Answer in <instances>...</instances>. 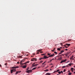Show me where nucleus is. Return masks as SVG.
<instances>
[{
    "label": "nucleus",
    "instance_id": "1",
    "mask_svg": "<svg viewBox=\"0 0 75 75\" xmlns=\"http://www.w3.org/2000/svg\"><path fill=\"white\" fill-rule=\"evenodd\" d=\"M16 71V69H13L11 70V74H13V72H14Z\"/></svg>",
    "mask_w": 75,
    "mask_h": 75
},
{
    "label": "nucleus",
    "instance_id": "2",
    "mask_svg": "<svg viewBox=\"0 0 75 75\" xmlns=\"http://www.w3.org/2000/svg\"><path fill=\"white\" fill-rule=\"evenodd\" d=\"M24 59H23L22 60L20 63V65H23L24 64L23 63V62H24Z\"/></svg>",
    "mask_w": 75,
    "mask_h": 75
},
{
    "label": "nucleus",
    "instance_id": "3",
    "mask_svg": "<svg viewBox=\"0 0 75 75\" xmlns=\"http://www.w3.org/2000/svg\"><path fill=\"white\" fill-rule=\"evenodd\" d=\"M27 73H30V72H32V70H29L28 71H26Z\"/></svg>",
    "mask_w": 75,
    "mask_h": 75
},
{
    "label": "nucleus",
    "instance_id": "4",
    "mask_svg": "<svg viewBox=\"0 0 75 75\" xmlns=\"http://www.w3.org/2000/svg\"><path fill=\"white\" fill-rule=\"evenodd\" d=\"M42 49H39V50H38L37 51V52H38L37 53V54H39V52H39V51H42Z\"/></svg>",
    "mask_w": 75,
    "mask_h": 75
},
{
    "label": "nucleus",
    "instance_id": "5",
    "mask_svg": "<svg viewBox=\"0 0 75 75\" xmlns=\"http://www.w3.org/2000/svg\"><path fill=\"white\" fill-rule=\"evenodd\" d=\"M67 60V59H65L64 60H63L61 61V62H60V63L62 64V62H66V61Z\"/></svg>",
    "mask_w": 75,
    "mask_h": 75
},
{
    "label": "nucleus",
    "instance_id": "6",
    "mask_svg": "<svg viewBox=\"0 0 75 75\" xmlns=\"http://www.w3.org/2000/svg\"><path fill=\"white\" fill-rule=\"evenodd\" d=\"M37 61V59L35 58H33V59L32 60V61Z\"/></svg>",
    "mask_w": 75,
    "mask_h": 75
},
{
    "label": "nucleus",
    "instance_id": "7",
    "mask_svg": "<svg viewBox=\"0 0 75 75\" xmlns=\"http://www.w3.org/2000/svg\"><path fill=\"white\" fill-rule=\"evenodd\" d=\"M64 52V51H61V52H60L58 54L59 55H60V54H62V52Z\"/></svg>",
    "mask_w": 75,
    "mask_h": 75
},
{
    "label": "nucleus",
    "instance_id": "8",
    "mask_svg": "<svg viewBox=\"0 0 75 75\" xmlns=\"http://www.w3.org/2000/svg\"><path fill=\"white\" fill-rule=\"evenodd\" d=\"M38 65V64H36L35 65H33V66H32V67H37V66Z\"/></svg>",
    "mask_w": 75,
    "mask_h": 75
},
{
    "label": "nucleus",
    "instance_id": "9",
    "mask_svg": "<svg viewBox=\"0 0 75 75\" xmlns=\"http://www.w3.org/2000/svg\"><path fill=\"white\" fill-rule=\"evenodd\" d=\"M44 59H47V56L46 55H45L44 56V58H43Z\"/></svg>",
    "mask_w": 75,
    "mask_h": 75
},
{
    "label": "nucleus",
    "instance_id": "10",
    "mask_svg": "<svg viewBox=\"0 0 75 75\" xmlns=\"http://www.w3.org/2000/svg\"><path fill=\"white\" fill-rule=\"evenodd\" d=\"M26 67H27V65H25V66H23L22 68H25Z\"/></svg>",
    "mask_w": 75,
    "mask_h": 75
},
{
    "label": "nucleus",
    "instance_id": "11",
    "mask_svg": "<svg viewBox=\"0 0 75 75\" xmlns=\"http://www.w3.org/2000/svg\"><path fill=\"white\" fill-rule=\"evenodd\" d=\"M54 55V54H51L50 56V57H53Z\"/></svg>",
    "mask_w": 75,
    "mask_h": 75
},
{
    "label": "nucleus",
    "instance_id": "12",
    "mask_svg": "<svg viewBox=\"0 0 75 75\" xmlns=\"http://www.w3.org/2000/svg\"><path fill=\"white\" fill-rule=\"evenodd\" d=\"M61 59H62V57H59V58H58L57 60H61Z\"/></svg>",
    "mask_w": 75,
    "mask_h": 75
},
{
    "label": "nucleus",
    "instance_id": "13",
    "mask_svg": "<svg viewBox=\"0 0 75 75\" xmlns=\"http://www.w3.org/2000/svg\"><path fill=\"white\" fill-rule=\"evenodd\" d=\"M71 65H73V64H72V63H70L69 64H68V65H69V66H71Z\"/></svg>",
    "mask_w": 75,
    "mask_h": 75
},
{
    "label": "nucleus",
    "instance_id": "14",
    "mask_svg": "<svg viewBox=\"0 0 75 75\" xmlns=\"http://www.w3.org/2000/svg\"><path fill=\"white\" fill-rule=\"evenodd\" d=\"M71 70L72 72H73V71H74V68H71Z\"/></svg>",
    "mask_w": 75,
    "mask_h": 75
},
{
    "label": "nucleus",
    "instance_id": "15",
    "mask_svg": "<svg viewBox=\"0 0 75 75\" xmlns=\"http://www.w3.org/2000/svg\"><path fill=\"white\" fill-rule=\"evenodd\" d=\"M66 45H67V46H68V47H69V46H70V44H66Z\"/></svg>",
    "mask_w": 75,
    "mask_h": 75
},
{
    "label": "nucleus",
    "instance_id": "16",
    "mask_svg": "<svg viewBox=\"0 0 75 75\" xmlns=\"http://www.w3.org/2000/svg\"><path fill=\"white\" fill-rule=\"evenodd\" d=\"M19 68V67L18 66H16L15 67L16 69V68Z\"/></svg>",
    "mask_w": 75,
    "mask_h": 75
},
{
    "label": "nucleus",
    "instance_id": "17",
    "mask_svg": "<svg viewBox=\"0 0 75 75\" xmlns=\"http://www.w3.org/2000/svg\"><path fill=\"white\" fill-rule=\"evenodd\" d=\"M62 56V55H60L58 56H57V57L59 58V57H61Z\"/></svg>",
    "mask_w": 75,
    "mask_h": 75
},
{
    "label": "nucleus",
    "instance_id": "18",
    "mask_svg": "<svg viewBox=\"0 0 75 75\" xmlns=\"http://www.w3.org/2000/svg\"><path fill=\"white\" fill-rule=\"evenodd\" d=\"M36 68H37V67H35L34 68H33L32 70V71H33V70H34Z\"/></svg>",
    "mask_w": 75,
    "mask_h": 75
},
{
    "label": "nucleus",
    "instance_id": "19",
    "mask_svg": "<svg viewBox=\"0 0 75 75\" xmlns=\"http://www.w3.org/2000/svg\"><path fill=\"white\" fill-rule=\"evenodd\" d=\"M74 58V56H72L70 58V59H72V58Z\"/></svg>",
    "mask_w": 75,
    "mask_h": 75
},
{
    "label": "nucleus",
    "instance_id": "20",
    "mask_svg": "<svg viewBox=\"0 0 75 75\" xmlns=\"http://www.w3.org/2000/svg\"><path fill=\"white\" fill-rule=\"evenodd\" d=\"M18 73H18V71H17L16 72V73L15 74L16 75H17V74H18Z\"/></svg>",
    "mask_w": 75,
    "mask_h": 75
},
{
    "label": "nucleus",
    "instance_id": "21",
    "mask_svg": "<svg viewBox=\"0 0 75 75\" xmlns=\"http://www.w3.org/2000/svg\"><path fill=\"white\" fill-rule=\"evenodd\" d=\"M72 74V73H69L68 74L69 75H71Z\"/></svg>",
    "mask_w": 75,
    "mask_h": 75
},
{
    "label": "nucleus",
    "instance_id": "22",
    "mask_svg": "<svg viewBox=\"0 0 75 75\" xmlns=\"http://www.w3.org/2000/svg\"><path fill=\"white\" fill-rule=\"evenodd\" d=\"M51 55V53H47V55H49V56H50Z\"/></svg>",
    "mask_w": 75,
    "mask_h": 75
},
{
    "label": "nucleus",
    "instance_id": "23",
    "mask_svg": "<svg viewBox=\"0 0 75 75\" xmlns=\"http://www.w3.org/2000/svg\"><path fill=\"white\" fill-rule=\"evenodd\" d=\"M12 69H16V67H12Z\"/></svg>",
    "mask_w": 75,
    "mask_h": 75
},
{
    "label": "nucleus",
    "instance_id": "24",
    "mask_svg": "<svg viewBox=\"0 0 75 75\" xmlns=\"http://www.w3.org/2000/svg\"><path fill=\"white\" fill-rule=\"evenodd\" d=\"M57 50H58V51H60L61 50V49L59 48H58L57 49Z\"/></svg>",
    "mask_w": 75,
    "mask_h": 75
},
{
    "label": "nucleus",
    "instance_id": "25",
    "mask_svg": "<svg viewBox=\"0 0 75 75\" xmlns=\"http://www.w3.org/2000/svg\"><path fill=\"white\" fill-rule=\"evenodd\" d=\"M43 59V58H39V60H41V59Z\"/></svg>",
    "mask_w": 75,
    "mask_h": 75
},
{
    "label": "nucleus",
    "instance_id": "26",
    "mask_svg": "<svg viewBox=\"0 0 75 75\" xmlns=\"http://www.w3.org/2000/svg\"><path fill=\"white\" fill-rule=\"evenodd\" d=\"M19 58H22V56H19Z\"/></svg>",
    "mask_w": 75,
    "mask_h": 75
},
{
    "label": "nucleus",
    "instance_id": "27",
    "mask_svg": "<svg viewBox=\"0 0 75 75\" xmlns=\"http://www.w3.org/2000/svg\"><path fill=\"white\" fill-rule=\"evenodd\" d=\"M54 53L56 54V55H57V52H54Z\"/></svg>",
    "mask_w": 75,
    "mask_h": 75
},
{
    "label": "nucleus",
    "instance_id": "28",
    "mask_svg": "<svg viewBox=\"0 0 75 75\" xmlns=\"http://www.w3.org/2000/svg\"><path fill=\"white\" fill-rule=\"evenodd\" d=\"M59 69L57 70L56 71V72H59Z\"/></svg>",
    "mask_w": 75,
    "mask_h": 75
},
{
    "label": "nucleus",
    "instance_id": "29",
    "mask_svg": "<svg viewBox=\"0 0 75 75\" xmlns=\"http://www.w3.org/2000/svg\"><path fill=\"white\" fill-rule=\"evenodd\" d=\"M7 65V63H5V65L6 66Z\"/></svg>",
    "mask_w": 75,
    "mask_h": 75
},
{
    "label": "nucleus",
    "instance_id": "30",
    "mask_svg": "<svg viewBox=\"0 0 75 75\" xmlns=\"http://www.w3.org/2000/svg\"><path fill=\"white\" fill-rule=\"evenodd\" d=\"M45 62H46V61H45V62H44L42 64V65H44V64H45Z\"/></svg>",
    "mask_w": 75,
    "mask_h": 75
},
{
    "label": "nucleus",
    "instance_id": "31",
    "mask_svg": "<svg viewBox=\"0 0 75 75\" xmlns=\"http://www.w3.org/2000/svg\"><path fill=\"white\" fill-rule=\"evenodd\" d=\"M45 71H46V72H47V71H48V69H47L45 70Z\"/></svg>",
    "mask_w": 75,
    "mask_h": 75
},
{
    "label": "nucleus",
    "instance_id": "32",
    "mask_svg": "<svg viewBox=\"0 0 75 75\" xmlns=\"http://www.w3.org/2000/svg\"><path fill=\"white\" fill-rule=\"evenodd\" d=\"M66 71V70L65 69H64V70L63 72H65Z\"/></svg>",
    "mask_w": 75,
    "mask_h": 75
},
{
    "label": "nucleus",
    "instance_id": "33",
    "mask_svg": "<svg viewBox=\"0 0 75 75\" xmlns=\"http://www.w3.org/2000/svg\"><path fill=\"white\" fill-rule=\"evenodd\" d=\"M46 74L47 75H50V74L48 73H47Z\"/></svg>",
    "mask_w": 75,
    "mask_h": 75
},
{
    "label": "nucleus",
    "instance_id": "34",
    "mask_svg": "<svg viewBox=\"0 0 75 75\" xmlns=\"http://www.w3.org/2000/svg\"><path fill=\"white\" fill-rule=\"evenodd\" d=\"M43 62V61H42L40 62V63H42V62Z\"/></svg>",
    "mask_w": 75,
    "mask_h": 75
},
{
    "label": "nucleus",
    "instance_id": "35",
    "mask_svg": "<svg viewBox=\"0 0 75 75\" xmlns=\"http://www.w3.org/2000/svg\"><path fill=\"white\" fill-rule=\"evenodd\" d=\"M66 57H67V56H68V53L66 54Z\"/></svg>",
    "mask_w": 75,
    "mask_h": 75
},
{
    "label": "nucleus",
    "instance_id": "36",
    "mask_svg": "<svg viewBox=\"0 0 75 75\" xmlns=\"http://www.w3.org/2000/svg\"><path fill=\"white\" fill-rule=\"evenodd\" d=\"M58 73L59 74H61V71L59 72Z\"/></svg>",
    "mask_w": 75,
    "mask_h": 75
},
{
    "label": "nucleus",
    "instance_id": "37",
    "mask_svg": "<svg viewBox=\"0 0 75 75\" xmlns=\"http://www.w3.org/2000/svg\"><path fill=\"white\" fill-rule=\"evenodd\" d=\"M35 64V63H33V64H32V66L34 65Z\"/></svg>",
    "mask_w": 75,
    "mask_h": 75
},
{
    "label": "nucleus",
    "instance_id": "38",
    "mask_svg": "<svg viewBox=\"0 0 75 75\" xmlns=\"http://www.w3.org/2000/svg\"><path fill=\"white\" fill-rule=\"evenodd\" d=\"M45 55V54H42V55Z\"/></svg>",
    "mask_w": 75,
    "mask_h": 75
},
{
    "label": "nucleus",
    "instance_id": "39",
    "mask_svg": "<svg viewBox=\"0 0 75 75\" xmlns=\"http://www.w3.org/2000/svg\"><path fill=\"white\" fill-rule=\"evenodd\" d=\"M60 45H62H62H62V43H60Z\"/></svg>",
    "mask_w": 75,
    "mask_h": 75
},
{
    "label": "nucleus",
    "instance_id": "40",
    "mask_svg": "<svg viewBox=\"0 0 75 75\" xmlns=\"http://www.w3.org/2000/svg\"><path fill=\"white\" fill-rule=\"evenodd\" d=\"M21 72V71H18V72L19 73H20V72Z\"/></svg>",
    "mask_w": 75,
    "mask_h": 75
},
{
    "label": "nucleus",
    "instance_id": "41",
    "mask_svg": "<svg viewBox=\"0 0 75 75\" xmlns=\"http://www.w3.org/2000/svg\"><path fill=\"white\" fill-rule=\"evenodd\" d=\"M70 62V61H67V63H68L69 62Z\"/></svg>",
    "mask_w": 75,
    "mask_h": 75
},
{
    "label": "nucleus",
    "instance_id": "42",
    "mask_svg": "<svg viewBox=\"0 0 75 75\" xmlns=\"http://www.w3.org/2000/svg\"><path fill=\"white\" fill-rule=\"evenodd\" d=\"M62 68H65V66H63Z\"/></svg>",
    "mask_w": 75,
    "mask_h": 75
},
{
    "label": "nucleus",
    "instance_id": "43",
    "mask_svg": "<svg viewBox=\"0 0 75 75\" xmlns=\"http://www.w3.org/2000/svg\"><path fill=\"white\" fill-rule=\"evenodd\" d=\"M29 61H27L26 62V63L27 64V63H29Z\"/></svg>",
    "mask_w": 75,
    "mask_h": 75
},
{
    "label": "nucleus",
    "instance_id": "44",
    "mask_svg": "<svg viewBox=\"0 0 75 75\" xmlns=\"http://www.w3.org/2000/svg\"><path fill=\"white\" fill-rule=\"evenodd\" d=\"M60 73H63V71H60Z\"/></svg>",
    "mask_w": 75,
    "mask_h": 75
},
{
    "label": "nucleus",
    "instance_id": "45",
    "mask_svg": "<svg viewBox=\"0 0 75 75\" xmlns=\"http://www.w3.org/2000/svg\"><path fill=\"white\" fill-rule=\"evenodd\" d=\"M68 41H71V40L69 39V40H68Z\"/></svg>",
    "mask_w": 75,
    "mask_h": 75
},
{
    "label": "nucleus",
    "instance_id": "46",
    "mask_svg": "<svg viewBox=\"0 0 75 75\" xmlns=\"http://www.w3.org/2000/svg\"><path fill=\"white\" fill-rule=\"evenodd\" d=\"M57 72L56 71H55L54 72H53V73H55V72Z\"/></svg>",
    "mask_w": 75,
    "mask_h": 75
},
{
    "label": "nucleus",
    "instance_id": "47",
    "mask_svg": "<svg viewBox=\"0 0 75 75\" xmlns=\"http://www.w3.org/2000/svg\"><path fill=\"white\" fill-rule=\"evenodd\" d=\"M64 47L65 48H68V47H67V46H65Z\"/></svg>",
    "mask_w": 75,
    "mask_h": 75
},
{
    "label": "nucleus",
    "instance_id": "48",
    "mask_svg": "<svg viewBox=\"0 0 75 75\" xmlns=\"http://www.w3.org/2000/svg\"><path fill=\"white\" fill-rule=\"evenodd\" d=\"M51 61H52V60H54V59H52L50 60Z\"/></svg>",
    "mask_w": 75,
    "mask_h": 75
},
{
    "label": "nucleus",
    "instance_id": "49",
    "mask_svg": "<svg viewBox=\"0 0 75 75\" xmlns=\"http://www.w3.org/2000/svg\"><path fill=\"white\" fill-rule=\"evenodd\" d=\"M49 57H50V56H49L48 57H47V59L48 58H49Z\"/></svg>",
    "mask_w": 75,
    "mask_h": 75
},
{
    "label": "nucleus",
    "instance_id": "50",
    "mask_svg": "<svg viewBox=\"0 0 75 75\" xmlns=\"http://www.w3.org/2000/svg\"><path fill=\"white\" fill-rule=\"evenodd\" d=\"M68 72H70V71L68 70Z\"/></svg>",
    "mask_w": 75,
    "mask_h": 75
},
{
    "label": "nucleus",
    "instance_id": "51",
    "mask_svg": "<svg viewBox=\"0 0 75 75\" xmlns=\"http://www.w3.org/2000/svg\"><path fill=\"white\" fill-rule=\"evenodd\" d=\"M28 68H28V69H26L27 71H28Z\"/></svg>",
    "mask_w": 75,
    "mask_h": 75
},
{
    "label": "nucleus",
    "instance_id": "52",
    "mask_svg": "<svg viewBox=\"0 0 75 75\" xmlns=\"http://www.w3.org/2000/svg\"><path fill=\"white\" fill-rule=\"evenodd\" d=\"M52 52H54V50H52Z\"/></svg>",
    "mask_w": 75,
    "mask_h": 75
},
{
    "label": "nucleus",
    "instance_id": "53",
    "mask_svg": "<svg viewBox=\"0 0 75 75\" xmlns=\"http://www.w3.org/2000/svg\"><path fill=\"white\" fill-rule=\"evenodd\" d=\"M43 52H40V53L41 54V53H42Z\"/></svg>",
    "mask_w": 75,
    "mask_h": 75
},
{
    "label": "nucleus",
    "instance_id": "54",
    "mask_svg": "<svg viewBox=\"0 0 75 75\" xmlns=\"http://www.w3.org/2000/svg\"><path fill=\"white\" fill-rule=\"evenodd\" d=\"M23 64H27V63H26V62H25L24 63H23Z\"/></svg>",
    "mask_w": 75,
    "mask_h": 75
},
{
    "label": "nucleus",
    "instance_id": "55",
    "mask_svg": "<svg viewBox=\"0 0 75 75\" xmlns=\"http://www.w3.org/2000/svg\"><path fill=\"white\" fill-rule=\"evenodd\" d=\"M2 67L1 65V64H0V67Z\"/></svg>",
    "mask_w": 75,
    "mask_h": 75
},
{
    "label": "nucleus",
    "instance_id": "56",
    "mask_svg": "<svg viewBox=\"0 0 75 75\" xmlns=\"http://www.w3.org/2000/svg\"><path fill=\"white\" fill-rule=\"evenodd\" d=\"M17 64H19V62H17Z\"/></svg>",
    "mask_w": 75,
    "mask_h": 75
},
{
    "label": "nucleus",
    "instance_id": "57",
    "mask_svg": "<svg viewBox=\"0 0 75 75\" xmlns=\"http://www.w3.org/2000/svg\"><path fill=\"white\" fill-rule=\"evenodd\" d=\"M50 71H52V69H50Z\"/></svg>",
    "mask_w": 75,
    "mask_h": 75
},
{
    "label": "nucleus",
    "instance_id": "58",
    "mask_svg": "<svg viewBox=\"0 0 75 75\" xmlns=\"http://www.w3.org/2000/svg\"><path fill=\"white\" fill-rule=\"evenodd\" d=\"M54 67V66H52L51 67V68H52L53 67Z\"/></svg>",
    "mask_w": 75,
    "mask_h": 75
},
{
    "label": "nucleus",
    "instance_id": "59",
    "mask_svg": "<svg viewBox=\"0 0 75 75\" xmlns=\"http://www.w3.org/2000/svg\"><path fill=\"white\" fill-rule=\"evenodd\" d=\"M61 55H62L63 56H64V55L63 54H61Z\"/></svg>",
    "mask_w": 75,
    "mask_h": 75
},
{
    "label": "nucleus",
    "instance_id": "60",
    "mask_svg": "<svg viewBox=\"0 0 75 75\" xmlns=\"http://www.w3.org/2000/svg\"><path fill=\"white\" fill-rule=\"evenodd\" d=\"M65 50H66V51H68V49H65Z\"/></svg>",
    "mask_w": 75,
    "mask_h": 75
},
{
    "label": "nucleus",
    "instance_id": "61",
    "mask_svg": "<svg viewBox=\"0 0 75 75\" xmlns=\"http://www.w3.org/2000/svg\"><path fill=\"white\" fill-rule=\"evenodd\" d=\"M66 45H66H66H64V46L65 47L66 46Z\"/></svg>",
    "mask_w": 75,
    "mask_h": 75
},
{
    "label": "nucleus",
    "instance_id": "62",
    "mask_svg": "<svg viewBox=\"0 0 75 75\" xmlns=\"http://www.w3.org/2000/svg\"><path fill=\"white\" fill-rule=\"evenodd\" d=\"M23 59L25 60V59H26V58H25Z\"/></svg>",
    "mask_w": 75,
    "mask_h": 75
},
{
    "label": "nucleus",
    "instance_id": "63",
    "mask_svg": "<svg viewBox=\"0 0 75 75\" xmlns=\"http://www.w3.org/2000/svg\"><path fill=\"white\" fill-rule=\"evenodd\" d=\"M26 55V56L27 57V56H28V54H27V55Z\"/></svg>",
    "mask_w": 75,
    "mask_h": 75
},
{
    "label": "nucleus",
    "instance_id": "64",
    "mask_svg": "<svg viewBox=\"0 0 75 75\" xmlns=\"http://www.w3.org/2000/svg\"><path fill=\"white\" fill-rule=\"evenodd\" d=\"M74 74H75V72H74Z\"/></svg>",
    "mask_w": 75,
    "mask_h": 75
}]
</instances>
